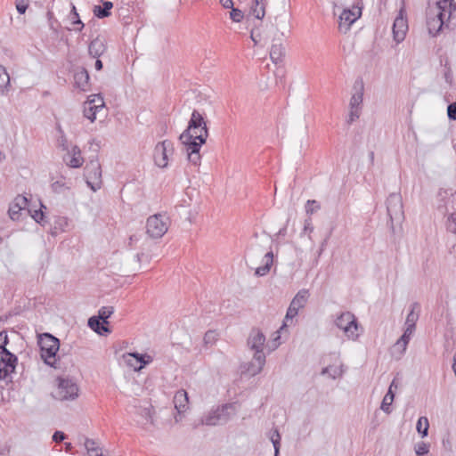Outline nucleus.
<instances>
[{
    "instance_id": "nucleus-32",
    "label": "nucleus",
    "mask_w": 456,
    "mask_h": 456,
    "mask_svg": "<svg viewBox=\"0 0 456 456\" xmlns=\"http://www.w3.org/2000/svg\"><path fill=\"white\" fill-rule=\"evenodd\" d=\"M428 419L425 416L419 417L417 421L416 428L421 437H426L428 435Z\"/></svg>"
},
{
    "instance_id": "nucleus-64",
    "label": "nucleus",
    "mask_w": 456,
    "mask_h": 456,
    "mask_svg": "<svg viewBox=\"0 0 456 456\" xmlns=\"http://www.w3.org/2000/svg\"><path fill=\"white\" fill-rule=\"evenodd\" d=\"M452 369L456 376V358L454 357L453 358V362H452Z\"/></svg>"
},
{
    "instance_id": "nucleus-39",
    "label": "nucleus",
    "mask_w": 456,
    "mask_h": 456,
    "mask_svg": "<svg viewBox=\"0 0 456 456\" xmlns=\"http://www.w3.org/2000/svg\"><path fill=\"white\" fill-rule=\"evenodd\" d=\"M139 414L144 419L145 424L150 423L153 425L152 409L151 407L142 408Z\"/></svg>"
},
{
    "instance_id": "nucleus-13",
    "label": "nucleus",
    "mask_w": 456,
    "mask_h": 456,
    "mask_svg": "<svg viewBox=\"0 0 456 456\" xmlns=\"http://www.w3.org/2000/svg\"><path fill=\"white\" fill-rule=\"evenodd\" d=\"M407 30V20L403 15V10L401 9L393 24V36L395 41L401 43L405 38Z\"/></svg>"
},
{
    "instance_id": "nucleus-1",
    "label": "nucleus",
    "mask_w": 456,
    "mask_h": 456,
    "mask_svg": "<svg viewBox=\"0 0 456 456\" xmlns=\"http://www.w3.org/2000/svg\"><path fill=\"white\" fill-rule=\"evenodd\" d=\"M208 129L203 116L196 110L191 113L187 128L181 134L179 140L185 145L188 160L194 166L200 164L201 146L206 143Z\"/></svg>"
},
{
    "instance_id": "nucleus-35",
    "label": "nucleus",
    "mask_w": 456,
    "mask_h": 456,
    "mask_svg": "<svg viewBox=\"0 0 456 456\" xmlns=\"http://www.w3.org/2000/svg\"><path fill=\"white\" fill-rule=\"evenodd\" d=\"M270 440L274 448V456H278L281 447V435L277 429L271 432Z\"/></svg>"
},
{
    "instance_id": "nucleus-56",
    "label": "nucleus",
    "mask_w": 456,
    "mask_h": 456,
    "mask_svg": "<svg viewBox=\"0 0 456 456\" xmlns=\"http://www.w3.org/2000/svg\"><path fill=\"white\" fill-rule=\"evenodd\" d=\"M304 232H312L314 231V226H313V224H312V219L311 217H308L307 219L305 220V224H304Z\"/></svg>"
},
{
    "instance_id": "nucleus-36",
    "label": "nucleus",
    "mask_w": 456,
    "mask_h": 456,
    "mask_svg": "<svg viewBox=\"0 0 456 456\" xmlns=\"http://www.w3.org/2000/svg\"><path fill=\"white\" fill-rule=\"evenodd\" d=\"M57 130L60 134L58 140H57L58 147L61 148L62 151H68L69 150L68 139H67L66 135L64 134V132L61 129L60 125L57 126Z\"/></svg>"
},
{
    "instance_id": "nucleus-61",
    "label": "nucleus",
    "mask_w": 456,
    "mask_h": 456,
    "mask_svg": "<svg viewBox=\"0 0 456 456\" xmlns=\"http://www.w3.org/2000/svg\"><path fill=\"white\" fill-rule=\"evenodd\" d=\"M103 67L102 61L99 59L96 60L94 63V68L96 70H101Z\"/></svg>"
},
{
    "instance_id": "nucleus-2",
    "label": "nucleus",
    "mask_w": 456,
    "mask_h": 456,
    "mask_svg": "<svg viewBox=\"0 0 456 456\" xmlns=\"http://www.w3.org/2000/svg\"><path fill=\"white\" fill-rule=\"evenodd\" d=\"M265 336L259 330H252L248 338V345L251 350L255 351L253 362L248 367V370L252 375L258 374L265 363V354L263 353Z\"/></svg>"
},
{
    "instance_id": "nucleus-48",
    "label": "nucleus",
    "mask_w": 456,
    "mask_h": 456,
    "mask_svg": "<svg viewBox=\"0 0 456 456\" xmlns=\"http://www.w3.org/2000/svg\"><path fill=\"white\" fill-rule=\"evenodd\" d=\"M41 205V208H45V207L40 203ZM31 216L33 217V219L38 223V224H44V219H45V214L44 212L42 211V208H40L39 210H35L33 212V214H31Z\"/></svg>"
},
{
    "instance_id": "nucleus-62",
    "label": "nucleus",
    "mask_w": 456,
    "mask_h": 456,
    "mask_svg": "<svg viewBox=\"0 0 456 456\" xmlns=\"http://www.w3.org/2000/svg\"><path fill=\"white\" fill-rule=\"evenodd\" d=\"M250 38L255 43V45H256L258 43V40L256 38V36L255 35L254 30H252L251 33H250Z\"/></svg>"
},
{
    "instance_id": "nucleus-16",
    "label": "nucleus",
    "mask_w": 456,
    "mask_h": 456,
    "mask_svg": "<svg viewBox=\"0 0 456 456\" xmlns=\"http://www.w3.org/2000/svg\"><path fill=\"white\" fill-rule=\"evenodd\" d=\"M67 153L63 156V161L66 165L72 168H78L84 163V159L81 156V151L78 146L74 145L71 150L66 151Z\"/></svg>"
},
{
    "instance_id": "nucleus-25",
    "label": "nucleus",
    "mask_w": 456,
    "mask_h": 456,
    "mask_svg": "<svg viewBox=\"0 0 456 456\" xmlns=\"http://www.w3.org/2000/svg\"><path fill=\"white\" fill-rule=\"evenodd\" d=\"M445 27L448 28H456V1H452V4L447 6Z\"/></svg>"
},
{
    "instance_id": "nucleus-33",
    "label": "nucleus",
    "mask_w": 456,
    "mask_h": 456,
    "mask_svg": "<svg viewBox=\"0 0 456 456\" xmlns=\"http://www.w3.org/2000/svg\"><path fill=\"white\" fill-rule=\"evenodd\" d=\"M68 225V219L64 216H55L54 224L52 231L53 235H56L61 232H63L65 227Z\"/></svg>"
},
{
    "instance_id": "nucleus-11",
    "label": "nucleus",
    "mask_w": 456,
    "mask_h": 456,
    "mask_svg": "<svg viewBox=\"0 0 456 456\" xmlns=\"http://www.w3.org/2000/svg\"><path fill=\"white\" fill-rule=\"evenodd\" d=\"M174 153V145L171 141L165 140L158 142L154 149V161L155 164L161 167H167L168 164V158Z\"/></svg>"
},
{
    "instance_id": "nucleus-43",
    "label": "nucleus",
    "mask_w": 456,
    "mask_h": 456,
    "mask_svg": "<svg viewBox=\"0 0 456 456\" xmlns=\"http://www.w3.org/2000/svg\"><path fill=\"white\" fill-rule=\"evenodd\" d=\"M71 14L73 15L72 24L79 25V28H77V30L81 31L85 25L81 21L79 15L77 12V9H76L75 5H73V4H72V9H71Z\"/></svg>"
},
{
    "instance_id": "nucleus-23",
    "label": "nucleus",
    "mask_w": 456,
    "mask_h": 456,
    "mask_svg": "<svg viewBox=\"0 0 456 456\" xmlns=\"http://www.w3.org/2000/svg\"><path fill=\"white\" fill-rule=\"evenodd\" d=\"M285 55V48L281 42L273 43L270 50V58L274 63L281 62Z\"/></svg>"
},
{
    "instance_id": "nucleus-18",
    "label": "nucleus",
    "mask_w": 456,
    "mask_h": 456,
    "mask_svg": "<svg viewBox=\"0 0 456 456\" xmlns=\"http://www.w3.org/2000/svg\"><path fill=\"white\" fill-rule=\"evenodd\" d=\"M398 387H399V382L397 381V379L395 378L389 386L388 391L387 392V394L385 395V396L382 400L380 408L387 414H389L392 411L391 405L395 399L394 389H397Z\"/></svg>"
},
{
    "instance_id": "nucleus-22",
    "label": "nucleus",
    "mask_w": 456,
    "mask_h": 456,
    "mask_svg": "<svg viewBox=\"0 0 456 456\" xmlns=\"http://www.w3.org/2000/svg\"><path fill=\"white\" fill-rule=\"evenodd\" d=\"M108 324L100 320L97 316H92L88 319V326L96 333L100 335H106L110 333V330L107 327Z\"/></svg>"
},
{
    "instance_id": "nucleus-45",
    "label": "nucleus",
    "mask_w": 456,
    "mask_h": 456,
    "mask_svg": "<svg viewBox=\"0 0 456 456\" xmlns=\"http://www.w3.org/2000/svg\"><path fill=\"white\" fill-rule=\"evenodd\" d=\"M85 447L87 450V455L91 453H94L99 447L96 444V442L93 439L86 438L85 441Z\"/></svg>"
},
{
    "instance_id": "nucleus-7",
    "label": "nucleus",
    "mask_w": 456,
    "mask_h": 456,
    "mask_svg": "<svg viewBox=\"0 0 456 456\" xmlns=\"http://www.w3.org/2000/svg\"><path fill=\"white\" fill-rule=\"evenodd\" d=\"M169 218L164 215L157 214L147 219L146 232L153 239L161 238L168 229Z\"/></svg>"
},
{
    "instance_id": "nucleus-12",
    "label": "nucleus",
    "mask_w": 456,
    "mask_h": 456,
    "mask_svg": "<svg viewBox=\"0 0 456 456\" xmlns=\"http://www.w3.org/2000/svg\"><path fill=\"white\" fill-rule=\"evenodd\" d=\"M446 9H436V13L431 16V12L428 15L427 27L428 33L436 37L445 26Z\"/></svg>"
},
{
    "instance_id": "nucleus-8",
    "label": "nucleus",
    "mask_w": 456,
    "mask_h": 456,
    "mask_svg": "<svg viewBox=\"0 0 456 456\" xmlns=\"http://www.w3.org/2000/svg\"><path fill=\"white\" fill-rule=\"evenodd\" d=\"M84 176L87 185L96 191L101 188L102 180V168L98 159H91L85 167Z\"/></svg>"
},
{
    "instance_id": "nucleus-10",
    "label": "nucleus",
    "mask_w": 456,
    "mask_h": 456,
    "mask_svg": "<svg viewBox=\"0 0 456 456\" xmlns=\"http://www.w3.org/2000/svg\"><path fill=\"white\" fill-rule=\"evenodd\" d=\"M9 343V338L6 331L0 332V354H4L5 357L4 367L5 370H2L1 377H10L12 373L14 372L18 358L15 354L11 353L8 349H6V346Z\"/></svg>"
},
{
    "instance_id": "nucleus-17",
    "label": "nucleus",
    "mask_w": 456,
    "mask_h": 456,
    "mask_svg": "<svg viewBox=\"0 0 456 456\" xmlns=\"http://www.w3.org/2000/svg\"><path fill=\"white\" fill-rule=\"evenodd\" d=\"M354 93L351 96L349 107L350 109H359L362 110V101H363V91L364 86L362 79H356L354 81L353 86Z\"/></svg>"
},
{
    "instance_id": "nucleus-46",
    "label": "nucleus",
    "mask_w": 456,
    "mask_h": 456,
    "mask_svg": "<svg viewBox=\"0 0 456 456\" xmlns=\"http://www.w3.org/2000/svg\"><path fill=\"white\" fill-rule=\"evenodd\" d=\"M362 110L359 109H350L348 118L346 120V123L348 125H351L353 122H354L356 119L360 118Z\"/></svg>"
},
{
    "instance_id": "nucleus-50",
    "label": "nucleus",
    "mask_w": 456,
    "mask_h": 456,
    "mask_svg": "<svg viewBox=\"0 0 456 456\" xmlns=\"http://www.w3.org/2000/svg\"><path fill=\"white\" fill-rule=\"evenodd\" d=\"M4 362H5V357H4V354H0V372H2V370H6V368L4 367V363H5ZM0 376H2V373H0ZM0 379L6 380L7 382H12L11 376L10 377H0Z\"/></svg>"
},
{
    "instance_id": "nucleus-24",
    "label": "nucleus",
    "mask_w": 456,
    "mask_h": 456,
    "mask_svg": "<svg viewBox=\"0 0 456 456\" xmlns=\"http://www.w3.org/2000/svg\"><path fill=\"white\" fill-rule=\"evenodd\" d=\"M264 262L265 264L262 266L256 268L255 274L256 276H265L270 272L273 263V253L272 250L265 253Z\"/></svg>"
},
{
    "instance_id": "nucleus-4",
    "label": "nucleus",
    "mask_w": 456,
    "mask_h": 456,
    "mask_svg": "<svg viewBox=\"0 0 456 456\" xmlns=\"http://www.w3.org/2000/svg\"><path fill=\"white\" fill-rule=\"evenodd\" d=\"M237 403H224L208 411L201 419L207 426L224 425L237 413Z\"/></svg>"
},
{
    "instance_id": "nucleus-30",
    "label": "nucleus",
    "mask_w": 456,
    "mask_h": 456,
    "mask_svg": "<svg viewBox=\"0 0 456 456\" xmlns=\"http://www.w3.org/2000/svg\"><path fill=\"white\" fill-rule=\"evenodd\" d=\"M103 109L98 108V106L92 102H85L84 104V116L94 122L96 119L97 113H100Z\"/></svg>"
},
{
    "instance_id": "nucleus-55",
    "label": "nucleus",
    "mask_w": 456,
    "mask_h": 456,
    "mask_svg": "<svg viewBox=\"0 0 456 456\" xmlns=\"http://www.w3.org/2000/svg\"><path fill=\"white\" fill-rule=\"evenodd\" d=\"M66 438V436L61 431H55L53 435V440L56 443L62 442Z\"/></svg>"
},
{
    "instance_id": "nucleus-57",
    "label": "nucleus",
    "mask_w": 456,
    "mask_h": 456,
    "mask_svg": "<svg viewBox=\"0 0 456 456\" xmlns=\"http://www.w3.org/2000/svg\"><path fill=\"white\" fill-rule=\"evenodd\" d=\"M64 185H65L64 183H62L61 181H56L52 183V189L54 192H60L61 189L62 187H64Z\"/></svg>"
},
{
    "instance_id": "nucleus-53",
    "label": "nucleus",
    "mask_w": 456,
    "mask_h": 456,
    "mask_svg": "<svg viewBox=\"0 0 456 456\" xmlns=\"http://www.w3.org/2000/svg\"><path fill=\"white\" fill-rule=\"evenodd\" d=\"M297 314H298V309L290 304L289 306V309L287 311V314H286V318L292 319L296 315H297Z\"/></svg>"
},
{
    "instance_id": "nucleus-59",
    "label": "nucleus",
    "mask_w": 456,
    "mask_h": 456,
    "mask_svg": "<svg viewBox=\"0 0 456 456\" xmlns=\"http://www.w3.org/2000/svg\"><path fill=\"white\" fill-rule=\"evenodd\" d=\"M220 4H221V5L224 9H232V8H233V2H232V0H220Z\"/></svg>"
},
{
    "instance_id": "nucleus-27",
    "label": "nucleus",
    "mask_w": 456,
    "mask_h": 456,
    "mask_svg": "<svg viewBox=\"0 0 456 456\" xmlns=\"http://www.w3.org/2000/svg\"><path fill=\"white\" fill-rule=\"evenodd\" d=\"M265 0H254L250 13L258 20H262L265 15Z\"/></svg>"
},
{
    "instance_id": "nucleus-34",
    "label": "nucleus",
    "mask_w": 456,
    "mask_h": 456,
    "mask_svg": "<svg viewBox=\"0 0 456 456\" xmlns=\"http://www.w3.org/2000/svg\"><path fill=\"white\" fill-rule=\"evenodd\" d=\"M322 375H329L332 379H337L338 377H341L343 375L342 366L335 367V366H327L322 370Z\"/></svg>"
},
{
    "instance_id": "nucleus-58",
    "label": "nucleus",
    "mask_w": 456,
    "mask_h": 456,
    "mask_svg": "<svg viewBox=\"0 0 456 456\" xmlns=\"http://www.w3.org/2000/svg\"><path fill=\"white\" fill-rule=\"evenodd\" d=\"M416 326L414 325H406V328L403 331L404 337H409L411 338V336L415 330Z\"/></svg>"
},
{
    "instance_id": "nucleus-3",
    "label": "nucleus",
    "mask_w": 456,
    "mask_h": 456,
    "mask_svg": "<svg viewBox=\"0 0 456 456\" xmlns=\"http://www.w3.org/2000/svg\"><path fill=\"white\" fill-rule=\"evenodd\" d=\"M37 344L40 347V355L44 362L54 369L60 368L57 358L60 340L50 333H43L38 336Z\"/></svg>"
},
{
    "instance_id": "nucleus-20",
    "label": "nucleus",
    "mask_w": 456,
    "mask_h": 456,
    "mask_svg": "<svg viewBox=\"0 0 456 456\" xmlns=\"http://www.w3.org/2000/svg\"><path fill=\"white\" fill-rule=\"evenodd\" d=\"M189 403L188 394L185 390H178L174 396V404L179 414L187 410Z\"/></svg>"
},
{
    "instance_id": "nucleus-49",
    "label": "nucleus",
    "mask_w": 456,
    "mask_h": 456,
    "mask_svg": "<svg viewBox=\"0 0 456 456\" xmlns=\"http://www.w3.org/2000/svg\"><path fill=\"white\" fill-rule=\"evenodd\" d=\"M12 205L17 206L18 210H23L28 205V199L24 196H18Z\"/></svg>"
},
{
    "instance_id": "nucleus-15",
    "label": "nucleus",
    "mask_w": 456,
    "mask_h": 456,
    "mask_svg": "<svg viewBox=\"0 0 456 456\" xmlns=\"http://www.w3.org/2000/svg\"><path fill=\"white\" fill-rule=\"evenodd\" d=\"M126 362L127 365L134 368V370H142L145 365L152 362V357L147 354L129 353Z\"/></svg>"
},
{
    "instance_id": "nucleus-60",
    "label": "nucleus",
    "mask_w": 456,
    "mask_h": 456,
    "mask_svg": "<svg viewBox=\"0 0 456 456\" xmlns=\"http://www.w3.org/2000/svg\"><path fill=\"white\" fill-rule=\"evenodd\" d=\"M444 78H445V81L448 84H452V70H451L450 68H448L446 69V71L444 72Z\"/></svg>"
},
{
    "instance_id": "nucleus-29",
    "label": "nucleus",
    "mask_w": 456,
    "mask_h": 456,
    "mask_svg": "<svg viewBox=\"0 0 456 456\" xmlns=\"http://www.w3.org/2000/svg\"><path fill=\"white\" fill-rule=\"evenodd\" d=\"M113 7V4L110 1H106L103 3V6L95 5L94 8V14L99 18H106L110 15V10Z\"/></svg>"
},
{
    "instance_id": "nucleus-6",
    "label": "nucleus",
    "mask_w": 456,
    "mask_h": 456,
    "mask_svg": "<svg viewBox=\"0 0 456 456\" xmlns=\"http://www.w3.org/2000/svg\"><path fill=\"white\" fill-rule=\"evenodd\" d=\"M58 386L53 396L60 401L74 400L78 396V387L70 379L59 378Z\"/></svg>"
},
{
    "instance_id": "nucleus-26",
    "label": "nucleus",
    "mask_w": 456,
    "mask_h": 456,
    "mask_svg": "<svg viewBox=\"0 0 456 456\" xmlns=\"http://www.w3.org/2000/svg\"><path fill=\"white\" fill-rule=\"evenodd\" d=\"M308 297H309V291L305 289H300L296 294V296L294 297V298L292 299L290 304L299 310L300 308H303L305 305V304L308 300Z\"/></svg>"
},
{
    "instance_id": "nucleus-9",
    "label": "nucleus",
    "mask_w": 456,
    "mask_h": 456,
    "mask_svg": "<svg viewBox=\"0 0 456 456\" xmlns=\"http://www.w3.org/2000/svg\"><path fill=\"white\" fill-rule=\"evenodd\" d=\"M336 326L343 330L348 338L355 339L358 338V323L354 315L350 312L342 313L335 321Z\"/></svg>"
},
{
    "instance_id": "nucleus-19",
    "label": "nucleus",
    "mask_w": 456,
    "mask_h": 456,
    "mask_svg": "<svg viewBox=\"0 0 456 456\" xmlns=\"http://www.w3.org/2000/svg\"><path fill=\"white\" fill-rule=\"evenodd\" d=\"M75 85L82 91H86L89 83V74L86 68L79 67L74 74Z\"/></svg>"
},
{
    "instance_id": "nucleus-42",
    "label": "nucleus",
    "mask_w": 456,
    "mask_h": 456,
    "mask_svg": "<svg viewBox=\"0 0 456 456\" xmlns=\"http://www.w3.org/2000/svg\"><path fill=\"white\" fill-rule=\"evenodd\" d=\"M244 17V13L241 10L238 8H232L230 12V18L234 22H240Z\"/></svg>"
},
{
    "instance_id": "nucleus-40",
    "label": "nucleus",
    "mask_w": 456,
    "mask_h": 456,
    "mask_svg": "<svg viewBox=\"0 0 456 456\" xmlns=\"http://www.w3.org/2000/svg\"><path fill=\"white\" fill-rule=\"evenodd\" d=\"M86 102H92L100 109H104L105 107L103 97L100 94L91 95Z\"/></svg>"
},
{
    "instance_id": "nucleus-47",
    "label": "nucleus",
    "mask_w": 456,
    "mask_h": 456,
    "mask_svg": "<svg viewBox=\"0 0 456 456\" xmlns=\"http://www.w3.org/2000/svg\"><path fill=\"white\" fill-rule=\"evenodd\" d=\"M217 338V334L214 330H208L205 333L204 343L206 345H213Z\"/></svg>"
},
{
    "instance_id": "nucleus-21",
    "label": "nucleus",
    "mask_w": 456,
    "mask_h": 456,
    "mask_svg": "<svg viewBox=\"0 0 456 456\" xmlns=\"http://www.w3.org/2000/svg\"><path fill=\"white\" fill-rule=\"evenodd\" d=\"M106 51V46L102 39L96 37L91 41L88 46V53L93 58H99Z\"/></svg>"
},
{
    "instance_id": "nucleus-37",
    "label": "nucleus",
    "mask_w": 456,
    "mask_h": 456,
    "mask_svg": "<svg viewBox=\"0 0 456 456\" xmlns=\"http://www.w3.org/2000/svg\"><path fill=\"white\" fill-rule=\"evenodd\" d=\"M113 312L114 308L112 306H103L99 310L97 317L106 324H109L108 318L111 316Z\"/></svg>"
},
{
    "instance_id": "nucleus-44",
    "label": "nucleus",
    "mask_w": 456,
    "mask_h": 456,
    "mask_svg": "<svg viewBox=\"0 0 456 456\" xmlns=\"http://www.w3.org/2000/svg\"><path fill=\"white\" fill-rule=\"evenodd\" d=\"M28 0H15L17 12L20 14H24L28 7Z\"/></svg>"
},
{
    "instance_id": "nucleus-54",
    "label": "nucleus",
    "mask_w": 456,
    "mask_h": 456,
    "mask_svg": "<svg viewBox=\"0 0 456 456\" xmlns=\"http://www.w3.org/2000/svg\"><path fill=\"white\" fill-rule=\"evenodd\" d=\"M410 339L411 338L409 337L405 338L404 334H403L402 337L397 340L396 345L401 346L403 350L405 351Z\"/></svg>"
},
{
    "instance_id": "nucleus-51",
    "label": "nucleus",
    "mask_w": 456,
    "mask_h": 456,
    "mask_svg": "<svg viewBox=\"0 0 456 456\" xmlns=\"http://www.w3.org/2000/svg\"><path fill=\"white\" fill-rule=\"evenodd\" d=\"M447 115L451 120H456V102H452L448 105Z\"/></svg>"
},
{
    "instance_id": "nucleus-52",
    "label": "nucleus",
    "mask_w": 456,
    "mask_h": 456,
    "mask_svg": "<svg viewBox=\"0 0 456 456\" xmlns=\"http://www.w3.org/2000/svg\"><path fill=\"white\" fill-rule=\"evenodd\" d=\"M20 211L21 210H18L17 206L12 205L10 207V208H9V211H8L11 219L18 220L19 217H20Z\"/></svg>"
},
{
    "instance_id": "nucleus-41",
    "label": "nucleus",
    "mask_w": 456,
    "mask_h": 456,
    "mask_svg": "<svg viewBox=\"0 0 456 456\" xmlns=\"http://www.w3.org/2000/svg\"><path fill=\"white\" fill-rule=\"evenodd\" d=\"M429 452V445L424 442H420L415 445V452L417 456H422Z\"/></svg>"
},
{
    "instance_id": "nucleus-28",
    "label": "nucleus",
    "mask_w": 456,
    "mask_h": 456,
    "mask_svg": "<svg viewBox=\"0 0 456 456\" xmlns=\"http://www.w3.org/2000/svg\"><path fill=\"white\" fill-rule=\"evenodd\" d=\"M11 87L10 76L6 69L0 65V95L5 94Z\"/></svg>"
},
{
    "instance_id": "nucleus-14",
    "label": "nucleus",
    "mask_w": 456,
    "mask_h": 456,
    "mask_svg": "<svg viewBox=\"0 0 456 456\" xmlns=\"http://www.w3.org/2000/svg\"><path fill=\"white\" fill-rule=\"evenodd\" d=\"M362 15L361 8L354 7L351 9H344L339 15V28L344 29L345 32L348 30L350 26L358 20Z\"/></svg>"
},
{
    "instance_id": "nucleus-31",
    "label": "nucleus",
    "mask_w": 456,
    "mask_h": 456,
    "mask_svg": "<svg viewBox=\"0 0 456 456\" xmlns=\"http://www.w3.org/2000/svg\"><path fill=\"white\" fill-rule=\"evenodd\" d=\"M419 304L417 302L412 303L411 305V311L406 317L405 325L416 326V322L419 319Z\"/></svg>"
},
{
    "instance_id": "nucleus-38",
    "label": "nucleus",
    "mask_w": 456,
    "mask_h": 456,
    "mask_svg": "<svg viewBox=\"0 0 456 456\" xmlns=\"http://www.w3.org/2000/svg\"><path fill=\"white\" fill-rule=\"evenodd\" d=\"M321 208V205L314 200H308L305 203V212L307 215H313Z\"/></svg>"
},
{
    "instance_id": "nucleus-63",
    "label": "nucleus",
    "mask_w": 456,
    "mask_h": 456,
    "mask_svg": "<svg viewBox=\"0 0 456 456\" xmlns=\"http://www.w3.org/2000/svg\"><path fill=\"white\" fill-rule=\"evenodd\" d=\"M87 456H103V454H102L101 449L99 448L98 450L95 451L94 453H91Z\"/></svg>"
},
{
    "instance_id": "nucleus-5",
    "label": "nucleus",
    "mask_w": 456,
    "mask_h": 456,
    "mask_svg": "<svg viewBox=\"0 0 456 456\" xmlns=\"http://www.w3.org/2000/svg\"><path fill=\"white\" fill-rule=\"evenodd\" d=\"M387 211L390 219V228L395 232V224H402L404 221L403 200L400 193H390L387 199Z\"/></svg>"
}]
</instances>
